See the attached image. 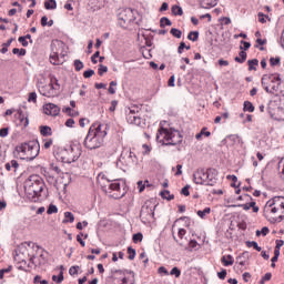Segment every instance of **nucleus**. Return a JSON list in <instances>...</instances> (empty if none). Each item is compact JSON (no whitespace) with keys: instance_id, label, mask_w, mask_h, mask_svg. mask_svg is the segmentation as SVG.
Segmentation results:
<instances>
[{"instance_id":"obj_1","label":"nucleus","mask_w":284,"mask_h":284,"mask_svg":"<svg viewBox=\"0 0 284 284\" xmlns=\"http://www.w3.org/2000/svg\"><path fill=\"white\" fill-rule=\"evenodd\" d=\"M105 136H108V125H102L99 122L92 124L84 139V148L88 150L102 148L103 143H105Z\"/></svg>"},{"instance_id":"obj_2","label":"nucleus","mask_w":284,"mask_h":284,"mask_svg":"<svg viewBox=\"0 0 284 284\" xmlns=\"http://www.w3.org/2000/svg\"><path fill=\"white\" fill-rule=\"evenodd\" d=\"M264 216L271 223H281L284 219V197L275 196L268 200L264 206Z\"/></svg>"},{"instance_id":"obj_3","label":"nucleus","mask_w":284,"mask_h":284,"mask_svg":"<svg viewBox=\"0 0 284 284\" xmlns=\"http://www.w3.org/2000/svg\"><path fill=\"white\" fill-rule=\"evenodd\" d=\"M45 187V182L39 175H30L24 181V194L29 201H37Z\"/></svg>"},{"instance_id":"obj_4","label":"nucleus","mask_w":284,"mask_h":284,"mask_svg":"<svg viewBox=\"0 0 284 284\" xmlns=\"http://www.w3.org/2000/svg\"><path fill=\"white\" fill-rule=\"evenodd\" d=\"M54 156L61 163H74L81 156V146L79 144L58 146L54 151Z\"/></svg>"},{"instance_id":"obj_5","label":"nucleus","mask_w":284,"mask_h":284,"mask_svg":"<svg viewBox=\"0 0 284 284\" xmlns=\"http://www.w3.org/2000/svg\"><path fill=\"white\" fill-rule=\"evenodd\" d=\"M156 141L163 145H179L183 142V135L179 130L161 128L156 134Z\"/></svg>"},{"instance_id":"obj_6","label":"nucleus","mask_w":284,"mask_h":284,"mask_svg":"<svg viewBox=\"0 0 284 284\" xmlns=\"http://www.w3.org/2000/svg\"><path fill=\"white\" fill-rule=\"evenodd\" d=\"M18 159L34 161L39 156V142L23 143L16 148Z\"/></svg>"},{"instance_id":"obj_7","label":"nucleus","mask_w":284,"mask_h":284,"mask_svg":"<svg viewBox=\"0 0 284 284\" xmlns=\"http://www.w3.org/2000/svg\"><path fill=\"white\" fill-rule=\"evenodd\" d=\"M281 83H283V80L278 73L264 74L262 77V88L268 94H276L281 88Z\"/></svg>"},{"instance_id":"obj_8","label":"nucleus","mask_w":284,"mask_h":284,"mask_svg":"<svg viewBox=\"0 0 284 284\" xmlns=\"http://www.w3.org/2000/svg\"><path fill=\"white\" fill-rule=\"evenodd\" d=\"M59 90H61V84H59V80L54 75L50 77L49 84L39 85V92L42 97H55V94L59 93Z\"/></svg>"},{"instance_id":"obj_9","label":"nucleus","mask_w":284,"mask_h":284,"mask_svg":"<svg viewBox=\"0 0 284 284\" xmlns=\"http://www.w3.org/2000/svg\"><path fill=\"white\" fill-rule=\"evenodd\" d=\"M62 48L63 42L61 41H53L51 43L50 63H52V65H61L62 60L59 58V53L61 52Z\"/></svg>"},{"instance_id":"obj_10","label":"nucleus","mask_w":284,"mask_h":284,"mask_svg":"<svg viewBox=\"0 0 284 284\" xmlns=\"http://www.w3.org/2000/svg\"><path fill=\"white\" fill-rule=\"evenodd\" d=\"M118 19L120 21V26L123 28L128 26V23H132V21H134V11H132L130 8L123 9L119 13Z\"/></svg>"},{"instance_id":"obj_11","label":"nucleus","mask_w":284,"mask_h":284,"mask_svg":"<svg viewBox=\"0 0 284 284\" xmlns=\"http://www.w3.org/2000/svg\"><path fill=\"white\" fill-rule=\"evenodd\" d=\"M136 161V154H134V152L132 151H126L120 156V163H122V165H125L126 168L134 165Z\"/></svg>"},{"instance_id":"obj_12","label":"nucleus","mask_w":284,"mask_h":284,"mask_svg":"<svg viewBox=\"0 0 284 284\" xmlns=\"http://www.w3.org/2000/svg\"><path fill=\"white\" fill-rule=\"evenodd\" d=\"M193 181L196 185H207V170L197 169L193 174Z\"/></svg>"},{"instance_id":"obj_13","label":"nucleus","mask_w":284,"mask_h":284,"mask_svg":"<svg viewBox=\"0 0 284 284\" xmlns=\"http://www.w3.org/2000/svg\"><path fill=\"white\" fill-rule=\"evenodd\" d=\"M44 114H48L49 116H59V113L61 112V109L54 103H48L43 106Z\"/></svg>"},{"instance_id":"obj_14","label":"nucleus","mask_w":284,"mask_h":284,"mask_svg":"<svg viewBox=\"0 0 284 284\" xmlns=\"http://www.w3.org/2000/svg\"><path fill=\"white\" fill-rule=\"evenodd\" d=\"M30 262L32 263V265H34L36 267H39L41 265H45L47 260H45V253L43 251L39 252V256L37 255H32L30 258Z\"/></svg>"},{"instance_id":"obj_15","label":"nucleus","mask_w":284,"mask_h":284,"mask_svg":"<svg viewBox=\"0 0 284 284\" xmlns=\"http://www.w3.org/2000/svg\"><path fill=\"white\" fill-rule=\"evenodd\" d=\"M219 176V171L216 169L206 170V185H214L216 183V178Z\"/></svg>"},{"instance_id":"obj_16","label":"nucleus","mask_w":284,"mask_h":284,"mask_svg":"<svg viewBox=\"0 0 284 284\" xmlns=\"http://www.w3.org/2000/svg\"><path fill=\"white\" fill-rule=\"evenodd\" d=\"M154 207L155 206H150L146 203L144 206H142L140 216H150V219H153L154 217Z\"/></svg>"},{"instance_id":"obj_17","label":"nucleus","mask_w":284,"mask_h":284,"mask_svg":"<svg viewBox=\"0 0 284 284\" xmlns=\"http://www.w3.org/2000/svg\"><path fill=\"white\" fill-rule=\"evenodd\" d=\"M201 8H204L205 10H210V8H214L219 0H199Z\"/></svg>"},{"instance_id":"obj_18","label":"nucleus","mask_w":284,"mask_h":284,"mask_svg":"<svg viewBox=\"0 0 284 284\" xmlns=\"http://www.w3.org/2000/svg\"><path fill=\"white\" fill-rule=\"evenodd\" d=\"M18 119L20 120V123L23 125V128H28V125H30V120L28 119V115L23 114V112H18Z\"/></svg>"},{"instance_id":"obj_19","label":"nucleus","mask_w":284,"mask_h":284,"mask_svg":"<svg viewBox=\"0 0 284 284\" xmlns=\"http://www.w3.org/2000/svg\"><path fill=\"white\" fill-rule=\"evenodd\" d=\"M126 121L131 125H141V118L139 115H128Z\"/></svg>"},{"instance_id":"obj_20","label":"nucleus","mask_w":284,"mask_h":284,"mask_svg":"<svg viewBox=\"0 0 284 284\" xmlns=\"http://www.w3.org/2000/svg\"><path fill=\"white\" fill-rule=\"evenodd\" d=\"M221 262L225 267H227L230 265H234V257H232V255H224L222 256Z\"/></svg>"},{"instance_id":"obj_21","label":"nucleus","mask_w":284,"mask_h":284,"mask_svg":"<svg viewBox=\"0 0 284 284\" xmlns=\"http://www.w3.org/2000/svg\"><path fill=\"white\" fill-rule=\"evenodd\" d=\"M44 8L45 10H57V0H45Z\"/></svg>"},{"instance_id":"obj_22","label":"nucleus","mask_w":284,"mask_h":284,"mask_svg":"<svg viewBox=\"0 0 284 284\" xmlns=\"http://www.w3.org/2000/svg\"><path fill=\"white\" fill-rule=\"evenodd\" d=\"M171 12L174 17H183V8H181L180 6H173L171 8Z\"/></svg>"},{"instance_id":"obj_23","label":"nucleus","mask_w":284,"mask_h":284,"mask_svg":"<svg viewBox=\"0 0 284 284\" xmlns=\"http://www.w3.org/2000/svg\"><path fill=\"white\" fill-rule=\"evenodd\" d=\"M234 61H236V63H245V61H247V52L241 51L240 57H235Z\"/></svg>"},{"instance_id":"obj_24","label":"nucleus","mask_w":284,"mask_h":284,"mask_svg":"<svg viewBox=\"0 0 284 284\" xmlns=\"http://www.w3.org/2000/svg\"><path fill=\"white\" fill-rule=\"evenodd\" d=\"M40 134H42V136H51L52 135V129L48 125L40 126Z\"/></svg>"},{"instance_id":"obj_25","label":"nucleus","mask_w":284,"mask_h":284,"mask_svg":"<svg viewBox=\"0 0 284 284\" xmlns=\"http://www.w3.org/2000/svg\"><path fill=\"white\" fill-rule=\"evenodd\" d=\"M187 250L190 251V252H192L193 250H201V244H199V242H196V240H191L190 242H189V247H187Z\"/></svg>"},{"instance_id":"obj_26","label":"nucleus","mask_w":284,"mask_h":284,"mask_svg":"<svg viewBox=\"0 0 284 284\" xmlns=\"http://www.w3.org/2000/svg\"><path fill=\"white\" fill-rule=\"evenodd\" d=\"M60 273H59V276L57 275H53L52 276V281H54V283H63V266H60Z\"/></svg>"},{"instance_id":"obj_27","label":"nucleus","mask_w":284,"mask_h":284,"mask_svg":"<svg viewBox=\"0 0 284 284\" xmlns=\"http://www.w3.org/2000/svg\"><path fill=\"white\" fill-rule=\"evenodd\" d=\"M160 196H162V199H166V201H173L174 199V194H170V191L168 190L162 191Z\"/></svg>"},{"instance_id":"obj_28","label":"nucleus","mask_w":284,"mask_h":284,"mask_svg":"<svg viewBox=\"0 0 284 284\" xmlns=\"http://www.w3.org/2000/svg\"><path fill=\"white\" fill-rule=\"evenodd\" d=\"M63 223H74V214L72 212H65Z\"/></svg>"},{"instance_id":"obj_29","label":"nucleus","mask_w":284,"mask_h":284,"mask_svg":"<svg viewBox=\"0 0 284 284\" xmlns=\"http://www.w3.org/2000/svg\"><path fill=\"white\" fill-rule=\"evenodd\" d=\"M109 189L112 190V192H119L121 190V183L119 181L114 180L110 185Z\"/></svg>"},{"instance_id":"obj_30","label":"nucleus","mask_w":284,"mask_h":284,"mask_svg":"<svg viewBox=\"0 0 284 284\" xmlns=\"http://www.w3.org/2000/svg\"><path fill=\"white\" fill-rule=\"evenodd\" d=\"M203 135H204V136H211L212 133H211L210 131H205V128H203V129L201 130V132L195 135V139H196L197 141H201V139L203 138Z\"/></svg>"},{"instance_id":"obj_31","label":"nucleus","mask_w":284,"mask_h":284,"mask_svg":"<svg viewBox=\"0 0 284 284\" xmlns=\"http://www.w3.org/2000/svg\"><path fill=\"white\" fill-rule=\"evenodd\" d=\"M257 19L260 23H267V20L271 21L270 17L264 14L263 12L257 13Z\"/></svg>"},{"instance_id":"obj_32","label":"nucleus","mask_w":284,"mask_h":284,"mask_svg":"<svg viewBox=\"0 0 284 284\" xmlns=\"http://www.w3.org/2000/svg\"><path fill=\"white\" fill-rule=\"evenodd\" d=\"M248 70L252 72V70H256V65H258V59L248 60Z\"/></svg>"},{"instance_id":"obj_33","label":"nucleus","mask_w":284,"mask_h":284,"mask_svg":"<svg viewBox=\"0 0 284 284\" xmlns=\"http://www.w3.org/2000/svg\"><path fill=\"white\" fill-rule=\"evenodd\" d=\"M243 110L244 112H254V104L250 101H245Z\"/></svg>"},{"instance_id":"obj_34","label":"nucleus","mask_w":284,"mask_h":284,"mask_svg":"<svg viewBox=\"0 0 284 284\" xmlns=\"http://www.w3.org/2000/svg\"><path fill=\"white\" fill-rule=\"evenodd\" d=\"M210 212H212V209L205 207L203 211H197V216H200V219H205Z\"/></svg>"},{"instance_id":"obj_35","label":"nucleus","mask_w":284,"mask_h":284,"mask_svg":"<svg viewBox=\"0 0 284 284\" xmlns=\"http://www.w3.org/2000/svg\"><path fill=\"white\" fill-rule=\"evenodd\" d=\"M246 247H253V250H256V252H261V250H262L261 246H258V243H256L254 241H252V242L247 241Z\"/></svg>"},{"instance_id":"obj_36","label":"nucleus","mask_w":284,"mask_h":284,"mask_svg":"<svg viewBox=\"0 0 284 284\" xmlns=\"http://www.w3.org/2000/svg\"><path fill=\"white\" fill-rule=\"evenodd\" d=\"M187 39L189 41H199V31H191Z\"/></svg>"},{"instance_id":"obj_37","label":"nucleus","mask_w":284,"mask_h":284,"mask_svg":"<svg viewBox=\"0 0 284 284\" xmlns=\"http://www.w3.org/2000/svg\"><path fill=\"white\" fill-rule=\"evenodd\" d=\"M129 261H134L136 256V250L132 248V246L128 247Z\"/></svg>"},{"instance_id":"obj_38","label":"nucleus","mask_w":284,"mask_h":284,"mask_svg":"<svg viewBox=\"0 0 284 284\" xmlns=\"http://www.w3.org/2000/svg\"><path fill=\"white\" fill-rule=\"evenodd\" d=\"M150 182L146 180V181H139L138 182V187H139V192H143V190H145V186H150L149 184Z\"/></svg>"},{"instance_id":"obj_39","label":"nucleus","mask_w":284,"mask_h":284,"mask_svg":"<svg viewBox=\"0 0 284 284\" xmlns=\"http://www.w3.org/2000/svg\"><path fill=\"white\" fill-rule=\"evenodd\" d=\"M169 274L171 276H175V278H179L181 276V270H179V267L174 266Z\"/></svg>"},{"instance_id":"obj_40","label":"nucleus","mask_w":284,"mask_h":284,"mask_svg":"<svg viewBox=\"0 0 284 284\" xmlns=\"http://www.w3.org/2000/svg\"><path fill=\"white\" fill-rule=\"evenodd\" d=\"M171 34L173 37H175V39H181L183 32H181V30L176 29V28H173L171 29Z\"/></svg>"},{"instance_id":"obj_41","label":"nucleus","mask_w":284,"mask_h":284,"mask_svg":"<svg viewBox=\"0 0 284 284\" xmlns=\"http://www.w3.org/2000/svg\"><path fill=\"white\" fill-rule=\"evenodd\" d=\"M57 212H59V209L57 207V205L50 204L47 210V214H57Z\"/></svg>"},{"instance_id":"obj_42","label":"nucleus","mask_w":284,"mask_h":284,"mask_svg":"<svg viewBox=\"0 0 284 284\" xmlns=\"http://www.w3.org/2000/svg\"><path fill=\"white\" fill-rule=\"evenodd\" d=\"M160 23L161 28H165V26H172V21L165 17L161 18Z\"/></svg>"},{"instance_id":"obj_43","label":"nucleus","mask_w":284,"mask_h":284,"mask_svg":"<svg viewBox=\"0 0 284 284\" xmlns=\"http://www.w3.org/2000/svg\"><path fill=\"white\" fill-rule=\"evenodd\" d=\"M84 68L83 62L81 60H74V69L77 72H81V69Z\"/></svg>"},{"instance_id":"obj_44","label":"nucleus","mask_w":284,"mask_h":284,"mask_svg":"<svg viewBox=\"0 0 284 284\" xmlns=\"http://www.w3.org/2000/svg\"><path fill=\"white\" fill-rule=\"evenodd\" d=\"M12 52L13 54H18L19 57H26V49L14 48Z\"/></svg>"},{"instance_id":"obj_45","label":"nucleus","mask_w":284,"mask_h":284,"mask_svg":"<svg viewBox=\"0 0 284 284\" xmlns=\"http://www.w3.org/2000/svg\"><path fill=\"white\" fill-rule=\"evenodd\" d=\"M261 234H263V236H267V234H270V229L264 226L261 231H256V236H261Z\"/></svg>"},{"instance_id":"obj_46","label":"nucleus","mask_w":284,"mask_h":284,"mask_svg":"<svg viewBox=\"0 0 284 284\" xmlns=\"http://www.w3.org/2000/svg\"><path fill=\"white\" fill-rule=\"evenodd\" d=\"M190 50V45H185V42H181L179 48H178V52L179 54H183V50Z\"/></svg>"},{"instance_id":"obj_47","label":"nucleus","mask_w":284,"mask_h":284,"mask_svg":"<svg viewBox=\"0 0 284 284\" xmlns=\"http://www.w3.org/2000/svg\"><path fill=\"white\" fill-rule=\"evenodd\" d=\"M64 112L69 114L70 116H79V112L72 110L71 108H65Z\"/></svg>"},{"instance_id":"obj_48","label":"nucleus","mask_w":284,"mask_h":284,"mask_svg":"<svg viewBox=\"0 0 284 284\" xmlns=\"http://www.w3.org/2000/svg\"><path fill=\"white\" fill-rule=\"evenodd\" d=\"M116 85V81H111L109 87V93L110 94H116V90L114 89Z\"/></svg>"},{"instance_id":"obj_49","label":"nucleus","mask_w":284,"mask_h":284,"mask_svg":"<svg viewBox=\"0 0 284 284\" xmlns=\"http://www.w3.org/2000/svg\"><path fill=\"white\" fill-rule=\"evenodd\" d=\"M28 101L29 103H37V92L29 93Z\"/></svg>"},{"instance_id":"obj_50","label":"nucleus","mask_w":284,"mask_h":284,"mask_svg":"<svg viewBox=\"0 0 284 284\" xmlns=\"http://www.w3.org/2000/svg\"><path fill=\"white\" fill-rule=\"evenodd\" d=\"M266 281H272V273H266L260 281V284H265Z\"/></svg>"},{"instance_id":"obj_51","label":"nucleus","mask_w":284,"mask_h":284,"mask_svg":"<svg viewBox=\"0 0 284 284\" xmlns=\"http://www.w3.org/2000/svg\"><path fill=\"white\" fill-rule=\"evenodd\" d=\"M270 63H271L272 67L281 65V58H278V57L277 58H271Z\"/></svg>"},{"instance_id":"obj_52","label":"nucleus","mask_w":284,"mask_h":284,"mask_svg":"<svg viewBox=\"0 0 284 284\" xmlns=\"http://www.w3.org/2000/svg\"><path fill=\"white\" fill-rule=\"evenodd\" d=\"M10 272H12V266L0 270V278H3V274H10Z\"/></svg>"},{"instance_id":"obj_53","label":"nucleus","mask_w":284,"mask_h":284,"mask_svg":"<svg viewBox=\"0 0 284 284\" xmlns=\"http://www.w3.org/2000/svg\"><path fill=\"white\" fill-rule=\"evenodd\" d=\"M141 241H143V234L142 233H136V234L133 235V242L134 243H139Z\"/></svg>"},{"instance_id":"obj_54","label":"nucleus","mask_w":284,"mask_h":284,"mask_svg":"<svg viewBox=\"0 0 284 284\" xmlns=\"http://www.w3.org/2000/svg\"><path fill=\"white\" fill-rule=\"evenodd\" d=\"M158 274H163L164 276H170V272L164 266L158 268Z\"/></svg>"},{"instance_id":"obj_55","label":"nucleus","mask_w":284,"mask_h":284,"mask_svg":"<svg viewBox=\"0 0 284 284\" xmlns=\"http://www.w3.org/2000/svg\"><path fill=\"white\" fill-rule=\"evenodd\" d=\"M69 274H70L71 276H74V275L79 274V266H71V267L69 268Z\"/></svg>"},{"instance_id":"obj_56","label":"nucleus","mask_w":284,"mask_h":284,"mask_svg":"<svg viewBox=\"0 0 284 284\" xmlns=\"http://www.w3.org/2000/svg\"><path fill=\"white\" fill-rule=\"evenodd\" d=\"M104 72H108V67H105V65H103V64H100V65H99L98 74H99L100 77H103V73H104Z\"/></svg>"},{"instance_id":"obj_57","label":"nucleus","mask_w":284,"mask_h":284,"mask_svg":"<svg viewBox=\"0 0 284 284\" xmlns=\"http://www.w3.org/2000/svg\"><path fill=\"white\" fill-rule=\"evenodd\" d=\"M83 77L84 79H90L91 77H94V70L90 69L84 71Z\"/></svg>"},{"instance_id":"obj_58","label":"nucleus","mask_w":284,"mask_h":284,"mask_svg":"<svg viewBox=\"0 0 284 284\" xmlns=\"http://www.w3.org/2000/svg\"><path fill=\"white\" fill-rule=\"evenodd\" d=\"M139 114V108L133 106L129 109V114L128 115H138Z\"/></svg>"},{"instance_id":"obj_59","label":"nucleus","mask_w":284,"mask_h":284,"mask_svg":"<svg viewBox=\"0 0 284 284\" xmlns=\"http://www.w3.org/2000/svg\"><path fill=\"white\" fill-rule=\"evenodd\" d=\"M219 278H221V281H225V276H227V271L226 270H222V272L217 273Z\"/></svg>"},{"instance_id":"obj_60","label":"nucleus","mask_w":284,"mask_h":284,"mask_svg":"<svg viewBox=\"0 0 284 284\" xmlns=\"http://www.w3.org/2000/svg\"><path fill=\"white\" fill-rule=\"evenodd\" d=\"M181 194H183L184 196H190V185L184 186L181 190Z\"/></svg>"},{"instance_id":"obj_61","label":"nucleus","mask_w":284,"mask_h":284,"mask_svg":"<svg viewBox=\"0 0 284 284\" xmlns=\"http://www.w3.org/2000/svg\"><path fill=\"white\" fill-rule=\"evenodd\" d=\"M8 132H9L8 128L0 129V136L2 139H6V136H8Z\"/></svg>"},{"instance_id":"obj_62","label":"nucleus","mask_w":284,"mask_h":284,"mask_svg":"<svg viewBox=\"0 0 284 284\" xmlns=\"http://www.w3.org/2000/svg\"><path fill=\"white\" fill-rule=\"evenodd\" d=\"M18 41L23 45V48H28V40L26 39V37H20Z\"/></svg>"},{"instance_id":"obj_63","label":"nucleus","mask_w":284,"mask_h":284,"mask_svg":"<svg viewBox=\"0 0 284 284\" xmlns=\"http://www.w3.org/2000/svg\"><path fill=\"white\" fill-rule=\"evenodd\" d=\"M81 236H83V233H80L79 235H77V241L78 243H80L82 247H85V242L83 241V239H81Z\"/></svg>"},{"instance_id":"obj_64","label":"nucleus","mask_w":284,"mask_h":284,"mask_svg":"<svg viewBox=\"0 0 284 284\" xmlns=\"http://www.w3.org/2000/svg\"><path fill=\"white\" fill-rule=\"evenodd\" d=\"M280 165H282V179H284V158L280 161Z\"/></svg>"}]
</instances>
